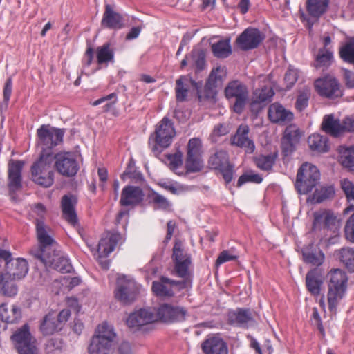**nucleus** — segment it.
Wrapping results in <instances>:
<instances>
[{
    "label": "nucleus",
    "instance_id": "1",
    "mask_svg": "<svg viewBox=\"0 0 354 354\" xmlns=\"http://www.w3.org/2000/svg\"><path fill=\"white\" fill-rule=\"evenodd\" d=\"M64 133V129L42 124L37 130V145L41 149L39 156L53 157V149L63 142Z\"/></svg>",
    "mask_w": 354,
    "mask_h": 354
},
{
    "label": "nucleus",
    "instance_id": "2",
    "mask_svg": "<svg viewBox=\"0 0 354 354\" xmlns=\"http://www.w3.org/2000/svg\"><path fill=\"white\" fill-rule=\"evenodd\" d=\"M328 292L327 300L328 309L335 313L339 301L343 298L347 286L348 277L341 269H335L329 273Z\"/></svg>",
    "mask_w": 354,
    "mask_h": 354
},
{
    "label": "nucleus",
    "instance_id": "3",
    "mask_svg": "<svg viewBox=\"0 0 354 354\" xmlns=\"http://www.w3.org/2000/svg\"><path fill=\"white\" fill-rule=\"evenodd\" d=\"M320 171L318 168L308 162H304L299 168L295 187L299 194H308L319 183Z\"/></svg>",
    "mask_w": 354,
    "mask_h": 354
},
{
    "label": "nucleus",
    "instance_id": "4",
    "mask_svg": "<svg viewBox=\"0 0 354 354\" xmlns=\"http://www.w3.org/2000/svg\"><path fill=\"white\" fill-rule=\"evenodd\" d=\"M176 134L172 120L167 117H164L156 125L154 133L149 138V145L151 140L154 142V145L151 147L152 151L158 155L161 152L159 147L166 149L169 147Z\"/></svg>",
    "mask_w": 354,
    "mask_h": 354
},
{
    "label": "nucleus",
    "instance_id": "5",
    "mask_svg": "<svg viewBox=\"0 0 354 354\" xmlns=\"http://www.w3.org/2000/svg\"><path fill=\"white\" fill-rule=\"evenodd\" d=\"M115 333L107 323L100 324L88 346L89 354H109Z\"/></svg>",
    "mask_w": 354,
    "mask_h": 354
},
{
    "label": "nucleus",
    "instance_id": "6",
    "mask_svg": "<svg viewBox=\"0 0 354 354\" xmlns=\"http://www.w3.org/2000/svg\"><path fill=\"white\" fill-rule=\"evenodd\" d=\"M224 94L233 111L238 114L242 113L249 98L247 86L237 80L230 81L225 88Z\"/></svg>",
    "mask_w": 354,
    "mask_h": 354
},
{
    "label": "nucleus",
    "instance_id": "7",
    "mask_svg": "<svg viewBox=\"0 0 354 354\" xmlns=\"http://www.w3.org/2000/svg\"><path fill=\"white\" fill-rule=\"evenodd\" d=\"M53 158L39 156L31 167L32 180L44 187H50L54 183V171L52 169Z\"/></svg>",
    "mask_w": 354,
    "mask_h": 354
},
{
    "label": "nucleus",
    "instance_id": "8",
    "mask_svg": "<svg viewBox=\"0 0 354 354\" xmlns=\"http://www.w3.org/2000/svg\"><path fill=\"white\" fill-rule=\"evenodd\" d=\"M71 316L69 309H63L59 313L50 311L40 322L39 331L44 336H50L62 330Z\"/></svg>",
    "mask_w": 354,
    "mask_h": 354
},
{
    "label": "nucleus",
    "instance_id": "9",
    "mask_svg": "<svg viewBox=\"0 0 354 354\" xmlns=\"http://www.w3.org/2000/svg\"><path fill=\"white\" fill-rule=\"evenodd\" d=\"M36 235L39 244V250L35 254L37 259H41L44 254H47L57 248V243L52 236L51 228L40 219H36Z\"/></svg>",
    "mask_w": 354,
    "mask_h": 354
},
{
    "label": "nucleus",
    "instance_id": "10",
    "mask_svg": "<svg viewBox=\"0 0 354 354\" xmlns=\"http://www.w3.org/2000/svg\"><path fill=\"white\" fill-rule=\"evenodd\" d=\"M11 339L15 342L19 354H38L36 339L31 335L28 324H26L19 328Z\"/></svg>",
    "mask_w": 354,
    "mask_h": 354
},
{
    "label": "nucleus",
    "instance_id": "11",
    "mask_svg": "<svg viewBox=\"0 0 354 354\" xmlns=\"http://www.w3.org/2000/svg\"><path fill=\"white\" fill-rule=\"evenodd\" d=\"M211 169L218 171L225 182L229 183L233 178L234 165L230 163L228 153L225 150H218L213 153L208 160Z\"/></svg>",
    "mask_w": 354,
    "mask_h": 354
},
{
    "label": "nucleus",
    "instance_id": "12",
    "mask_svg": "<svg viewBox=\"0 0 354 354\" xmlns=\"http://www.w3.org/2000/svg\"><path fill=\"white\" fill-rule=\"evenodd\" d=\"M57 171L66 177L74 176L79 170L75 155L70 152H59L53 156Z\"/></svg>",
    "mask_w": 354,
    "mask_h": 354
},
{
    "label": "nucleus",
    "instance_id": "13",
    "mask_svg": "<svg viewBox=\"0 0 354 354\" xmlns=\"http://www.w3.org/2000/svg\"><path fill=\"white\" fill-rule=\"evenodd\" d=\"M138 292L139 288L135 281L126 278L119 279L115 297L122 304L129 305L136 299Z\"/></svg>",
    "mask_w": 354,
    "mask_h": 354
},
{
    "label": "nucleus",
    "instance_id": "14",
    "mask_svg": "<svg viewBox=\"0 0 354 354\" xmlns=\"http://www.w3.org/2000/svg\"><path fill=\"white\" fill-rule=\"evenodd\" d=\"M154 321L155 315L153 312L149 309L140 308L130 313L126 324L133 332L145 331Z\"/></svg>",
    "mask_w": 354,
    "mask_h": 354
},
{
    "label": "nucleus",
    "instance_id": "15",
    "mask_svg": "<svg viewBox=\"0 0 354 354\" xmlns=\"http://www.w3.org/2000/svg\"><path fill=\"white\" fill-rule=\"evenodd\" d=\"M264 39V34L259 29L249 27L236 38V43L241 50L246 51L257 48Z\"/></svg>",
    "mask_w": 354,
    "mask_h": 354
},
{
    "label": "nucleus",
    "instance_id": "16",
    "mask_svg": "<svg viewBox=\"0 0 354 354\" xmlns=\"http://www.w3.org/2000/svg\"><path fill=\"white\" fill-rule=\"evenodd\" d=\"M315 88L321 96L327 98L333 99L342 95L337 80L333 77L317 79L315 82Z\"/></svg>",
    "mask_w": 354,
    "mask_h": 354
},
{
    "label": "nucleus",
    "instance_id": "17",
    "mask_svg": "<svg viewBox=\"0 0 354 354\" xmlns=\"http://www.w3.org/2000/svg\"><path fill=\"white\" fill-rule=\"evenodd\" d=\"M156 315L161 322L170 324L184 321L187 310L183 307L163 304L157 308Z\"/></svg>",
    "mask_w": 354,
    "mask_h": 354
},
{
    "label": "nucleus",
    "instance_id": "18",
    "mask_svg": "<svg viewBox=\"0 0 354 354\" xmlns=\"http://www.w3.org/2000/svg\"><path fill=\"white\" fill-rule=\"evenodd\" d=\"M227 322L228 324L246 328L249 325L254 322L253 311L247 308H237L230 310L227 315Z\"/></svg>",
    "mask_w": 354,
    "mask_h": 354
},
{
    "label": "nucleus",
    "instance_id": "19",
    "mask_svg": "<svg viewBox=\"0 0 354 354\" xmlns=\"http://www.w3.org/2000/svg\"><path fill=\"white\" fill-rule=\"evenodd\" d=\"M56 249L57 248L47 254H44V257L39 259V260H41L46 267H49L62 273L70 272L72 269V266L69 260L62 255L59 252H57Z\"/></svg>",
    "mask_w": 354,
    "mask_h": 354
},
{
    "label": "nucleus",
    "instance_id": "20",
    "mask_svg": "<svg viewBox=\"0 0 354 354\" xmlns=\"http://www.w3.org/2000/svg\"><path fill=\"white\" fill-rule=\"evenodd\" d=\"M189 85L196 91L199 101H202V82H196L187 76H181L176 82V97L178 102L186 100Z\"/></svg>",
    "mask_w": 354,
    "mask_h": 354
},
{
    "label": "nucleus",
    "instance_id": "21",
    "mask_svg": "<svg viewBox=\"0 0 354 354\" xmlns=\"http://www.w3.org/2000/svg\"><path fill=\"white\" fill-rule=\"evenodd\" d=\"M24 164L23 161L14 160H10L8 162V187L10 192L14 193L22 187L21 171Z\"/></svg>",
    "mask_w": 354,
    "mask_h": 354
},
{
    "label": "nucleus",
    "instance_id": "22",
    "mask_svg": "<svg viewBox=\"0 0 354 354\" xmlns=\"http://www.w3.org/2000/svg\"><path fill=\"white\" fill-rule=\"evenodd\" d=\"M2 272L14 278V279L21 280L26 277L28 272V263L23 258H12L5 263L4 269Z\"/></svg>",
    "mask_w": 354,
    "mask_h": 354
},
{
    "label": "nucleus",
    "instance_id": "23",
    "mask_svg": "<svg viewBox=\"0 0 354 354\" xmlns=\"http://www.w3.org/2000/svg\"><path fill=\"white\" fill-rule=\"evenodd\" d=\"M268 115L272 123L279 124H286L294 119L293 113L278 102L269 106Z\"/></svg>",
    "mask_w": 354,
    "mask_h": 354
},
{
    "label": "nucleus",
    "instance_id": "24",
    "mask_svg": "<svg viewBox=\"0 0 354 354\" xmlns=\"http://www.w3.org/2000/svg\"><path fill=\"white\" fill-rule=\"evenodd\" d=\"M143 197L144 192L140 187L127 185L122 190L120 204L124 207H134L142 201Z\"/></svg>",
    "mask_w": 354,
    "mask_h": 354
},
{
    "label": "nucleus",
    "instance_id": "25",
    "mask_svg": "<svg viewBox=\"0 0 354 354\" xmlns=\"http://www.w3.org/2000/svg\"><path fill=\"white\" fill-rule=\"evenodd\" d=\"M249 127L241 124L236 133L231 138V144L241 148H244L246 152L252 153L255 149L254 142L248 138Z\"/></svg>",
    "mask_w": 354,
    "mask_h": 354
},
{
    "label": "nucleus",
    "instance_id": "26",
    "mask_svg": "<svg viewBox=\"0 0 354 354\" xmlns=\"http://www.w3.org/2000/svg\"><path fill=\"white\" fill-rule=\"evenodd\" d=\"M101 25L110 29H121L124 27V18L120 13L115 12L111 5L106 4Z\"/></svg>",
    "mask_w": 354,
    "mask_h": 354
},
{
    "label": "nucleus",
    "instance_id": "27",
    "mask_svg": "<svg viewBox=\"0 0 354 354\" xmlns=\"http://www.w3.org/2000/svg\"><path fill=\"white\" fill-rule=\"evenodd\" d=\"M205 354H228L226 342L218 336H213L205 339L202 345Z\"/></svg>",
    "mask_w": 354,
    "mask_h": 354
},
{
    "label": "nucleus",
    "instance_id": "28",
    "mask_svg": "<svg viewBox=\"0 0 354 354\" xmlns=\"http://www.w3.org/2000/svg\"><path fill=\"white\" fill-rule=\"evenodd\" d=\"M21 318V310L16 306L12 305L8 307L7 303H2L0 305V327L2 323L15 324Z\"/></svg>",
    "mask_w": 354,
    "mask_h": 354
},
{
    "label": "nucleus",
    "instance_id": "29",
    "mask_svg": "<svg viewBox=\"0 0 354 354\" xmlns=\"http://www.w3.org/2000/svg\"><path fill=\"white\" fill-rule=\"evenodd\" d=\"M323 283L324 278L319 269L314 268L307 272L306 275V286L311 295L315 296L319 295Z\"/></svg>",
    "mask_w": 354,
    "mask_h": 354
},
{
    "label": "nucleus",
    "instance_id": "30",
    "mask_svg": "<svg viewBox=\"0 0 354 354\" xmlns=\"http://www.w3.org/2000/svg\"><path fill=\"white\" fill-rule=\"evenodd\" d=\"M121 239V234L118 232L108 233L106 236L102 237L98 243L97 251L100 256H108L115 250Z\"/></svg>",
    "mask_w": 354,
    "mask_h": 354
},
{
    "label": "nucleus",
    "instance_id": "31",
    "mask_svg": "<svg viewBox=\"0 0 354 354\" xmlns=\"http://www.w3.org/2000/svg\"><path fill=\"white\" fill-rule=\"evenodd\" d=\"M77 199L72 195H64L62 198V209L64 218L72 225L77 223L75 206Z\"/></svg>",
    "mask_w": 354,
    "mask_h": 354
},
{
    "label": "nucleus",
    "instance_id": "32",
    "mask_svg": "<svg viewBox=\"0 0 354 354\" xmlns=\"http://www.w3.org/2000/svg\"><path fill=\"white\" fill-rule=\"evenodd\" d=\"M16 281L17 279L0 271V295L7 297L16 296L18 292Z\"/></svg>",
    "mask_w": 354,
    "mask_h": 354
},
{
    "label": "nucleus",
    "instance_id": "33",
    "mask_svg": "<svg viewBox=\"0 0 354 354\" xmlns=\"http://www.w3.org/2000/svg\"><path fill=\"white\" fill-rule=\"evenodd\" d=\"M334 256L343 264L350 273H354V249L343 247L334 252Z\"/></svg>",
    "mask_w": 354,
    "mask_h": 354
},
{
    "label": "nucleus",
    "instance_id": "34",
    "mask_svg": "<svg viewBox=\"0 0 354 354\" xmlns=\"http://www.w3.org/2000/svg\"><path fill=\"white\" fill-rule=\"evenodd\" d=\"M329 0H307L306 10L308 15L318 19L328 8Z\"/></svg>",
    "mask_w": 354,
    "mask_h": 354
},
{
    "label": "nucleus",
    "instance_id": "35",
    "mask_svg": "<svg viewBox=\"0 0 354 354\" xmlns=\"http://www.w3.org/2000/svg\"><path fill=\"white\" fill-rule=\"evenodd\" d=\"M335 194V187L332 185L320 186L315 189L310 196L309 200L313 203H321L333 198Z\"/></svg>",
    "mask_w": 354,
    "mask_h": 354
},
{
    "label": "nucleus",
    "instance_id": "36",
    "mask_svg": "<svg viewBox=\"0 0 354 354\" xmlns=\"http://www.w3.org/2000/svg\"><path fill=\"white\" fill-rule=\"evenodd\" d=\"M169 278L162 276L159 281L152 283V291L158 297H171L174 292L167 281Z\"/></svg>",
    "mask_w": 354,
    "mask_h": 354
},
{
    "label": "nucleus",
    "instance_id": "37",
    "mask_svg": "<svg viewBox=\"0 0 354 354\" xmlns=\"http://www.w3.org/2000/svg\"><path fill=\"white\" fill-rule=\"evenodd\" d=\"M322 129L334 137H337L342 132V125L339 120L334 118L333 115H327L324 118Z\"/></svg>",
    "mask_w": 354,
    "mask_h": 354
},
{
    "label": "nucleus",
    "instance_id": "38",
    "mask_svg": "<svg viewBox=\"0 0 354 354\" xmlns=\"http://www.w3.org/2000/svg\"><path fill=\"white\" fill-rule=\"evenodd\" d=\"M308 144L312 151L325 153L329 150L328 138L319 133H314L308 138Z\"/></svg>",
    "mask_w": 354,
    "mask_h": 354
},
{
    "label": "nucleus",
    "instance_id": "39",
    "mask_svg": "<svg viewBox=\"0 0 354 354\" xmlns=\"http://www.w3.org/2000/svg\"><path fill=\"white\" fill-rule=\"evenodd\" d=\"M212 51L214 57L218 59L228 57L232 54L230 39H221L212 44Z\"/></svg>",
    "mask_w": 354,
    "mask_h": 354
},
{
    "label": "nucleus",
    "instance_id": "40",
    "mask_svg": "<svg viewBox=\"0 0 354 354\" xmlns=\"http://www.w3.org/2000/svg\"><path fill=\"white\" fill-rule=\"evenodd\" d=\"M274 93L270 86H263L261 88H257L253 92L251 105L270 102Z\"/></svg>",
    "mask_w": 354,
    "mask_h": 354
},
{
    "label": "nucleus",
    "instance_id": "41",
    "mask_svg": "<svg viewBox=\"0 0 354 354\" xmlns=\"http://www.w3.org/2000/svg\"><path fill=\"white\" fill-rule=\"evenodd\" d=\"M338 153L339 162L344 167L351 168L354 167V145L339 147Z\"/></svg>",
    "mask_w": 354,
    "mask_h": 354
},
{
    "label": "nucleus",
    "instance_id": "42",
    "mask_svg": "<svg viewBox=\"0 0 354 354\" xmlns=\"http://www.w3.org/2000/svg\"><path fill=\"white\" fill-rule=\"evenodd\" d=\"M333 54L329 48H322L318 50L317 55L314 62L316 68L328 67L332 64Z\"/></svg>",
    "mask_w": 354,
    "mask_h": 354
},
{
    "label": "nucleus",
    "instance_id": "43",
    "mask_svg": "<svg viewBox=\"0 0 354 354\" xmlns=\"http://www.w3.org/2000/svg\"><path fill=\"white\" fill-rule=\"evenodd\" d=\"M302 255L306 263L315 266H321L325 259L324 254L321 250L313 252L310 248L304 249L302 251Z\"/></svg>",
    "mask_w": 354,
    "mask_h": 354
},
{
    "label": "nucleus",
    "instance_id": "44",
    "mask_svg": "<svg viewBox=\"0 0 354 354\" xmlns=\"http://www.w3.org/2000/svg\"><path fill=\"white\" fill-rule=\"evenodd\" d=\"M276 153L268 155H259L254 158V162L258 168L263 171H270L276 161Z\"/></svg>",
    "mask_w": 354,
    "mask_h": 354
},
{
    "label": "nucleus",
    "instance_id": "45",
    "mask_svg": "<svg viewBox=\"0 0 354 354\" xmlns=\"http://www.w3.org/2000/svg\"><path fill=\"white\" fill-rule=\"evenodd\" d=\"M352 211L354 212V205H351L346 207L344 210V214H347ZM344 232L346 240L350 243H354V212L348 217L346 221Z\"/></svg>",
    "mask_w": 354,
    "mask_h": 354
},
{
    "label": "nucleus",
    "instance_id": "46",
    "mask_svg": "<svg viewBox=\"0 0 354 354\" xmlns=\"http://www.w3.org/2000/svg\"><path fill=\"white\" fill-rule=\"evenodd\" d=\"M97 62L99 64H102L111 62L114 57L113 51L110 48V44L106 43L102 46H99L96 50Z\"/></svg>",
    "mask_w": 354,
    "mask_h": 354
},
{
    "label": "nucleus",
    "instance_id": "47",
    "mask_svg": "<svg viewBox=\"0 0 354 354\" xmlns=\"http://www.w3.org/2000/svg\"><path fill=\"white\" fill-rule=\"evenodd\" d=\"M203 168L202 156H188L185 159V169L187 173H196Z\"/></svg>",
    "mask_w": 354,
    "mask_h": 354
},
{
    "label": "nucleus",
    "instance_id": "48",
    "mask_svg": "<svg viewBox=\"0 0 354 354\" xmlns=\"http://www.w3.org/2000/svg\"><path fill=\"white\" fill-rule=\"evenodd\" d=\"M327 209H320L313 213V222L312 226V232H316L322 230H326L325 224L326 220L324 218L326 217Z\"/></svg>",
    "mask_w": 354,
    "mask_h": 354
},
{
    "label": "nucleus",
    "instance_id": "49",
    "mask_svg": "<svg viewBox=\"0 0 354 354\" xmlns=\"http://www.w3.org/2000/svg\"><path fill=\"white\" fill-rule=\"evenodd\" d=\"M339 54L344 62L354 66V42L346 43L340 48Z\"/></svg>",
    "mask_w": 354,
    "mask_h": 354
},
{
    "label": "nucleus",
    "instance_id": "50",
    "mask_svg": "<svg viewBox=\"0 0 354 354\" xmlns=\"http://www.w3.org/2000/svg\"><path fill=\"white\" fill-rule=\"evenodd\" d=\"M171 259L173 262H176L184 261L187 259H192V257L191 254L183 248L182 243L180 241H176L172 249Z\"/></svg>",
    "mask_w": 354,
    "mask_h": 354
},
{
    "label": "nucleus",
    "instance_id": "51",
    "mask_svg": "<svg viewBox=\"0 0 354 354\" xmlns=\"http://www.w3.org/2000/svg\"><path fill=\"white\" fill-rule=\"evenodd\" d=\"M106 101H110V102H107L103 106V111L104 112H111V111H115L114 106L118 101L117 94L115 92L94 101L92 103V105L94 106H97L104 102H106Z\"/></svg>",
    "mask_w": 354,
    "mask_h": 354
},
{
    "label": "nucleus",
    "instance_id": "52",
    "mask_svg": "<svg viewBox=\"0 0 354 354\" xmlns=\"http://www.w3.org/2000/svg\"><path fill=\"white\" fill-rule=\"evenodd\" d=\"M174 270L176 276L183 279L189 277V267L192 264V259H185L184 261L174 262Z\"/></svg>",
    "mask_w": 354,
    "mask_h": 354
},
{
    "label": "nucleus",
    "instance_id": "53",
    "mask_svg": "<svg viewBox=\"0 0 354 354\" xmlns=\"http://www.w3.org/2000/svg\"><path fill=\"white\" fill-rule=\"evenodd\" d=\"M183 153L180 151H177L174 154L166 155L169 169L178 175L183 174L178 171V168L183 165Z\"/></svg>",
    "mask_w": 354,
    "mask_h": 354
},
{
    "label": "nucleus",
    "instance_id": "54",
    "mask_svg": "<svg viewBox=\"0 0 354 354\" xmlns=\"http://www.w3.org/2000/svg\"><path fill=\"white\" fill-rule=\"evenodd\" d=\"M325 229L326 231H330L333 233L337 232L340 227V222L337 216L330 209H328L326 212Z\"/></svg>",
    "mask_w": 354,
    "mask_h": 354
},
{
    "label": "nucleus",
    "instance_id": "55",
    "mask_svg": "<svg viewBox=\"0 0 354 354\" xmlns=\"http://www.w3.org/2000/svg\"><path fill=\"white\" fill-rule=\"evenodd\" d=\"M301 136L302 132L301 130L296 125L290 124L286 128L282 138L297 144Z\"/></svg>",
    "mask_w": 354,
    "mask_h": 354
},
{
    "label": "nucleus",
    "instance_id": "56",
    "mask_svg": "<svg viewBox=\"0 0 354 354\" xmlns=\"http://www.w3.org/2000/svg\"><path fill=\"white\" fill-rule=\"evenodd\" d=\"M191 56L194 62V66L197 71H201L206 67V55L203 50H193Z\"/></svg>",
    "mask_w": 354,
    "mask_h": 354
},
{
    "label": "nucleus",
    "instance_id": "57",
    "mask_svg": "<svg viewBox=\"0 0 354 354\" xmlns=\"http://www.w3.org/2000/svg\"><path fill=\"white\" fill-rule=\"evenodd\" d=\"M202 144L199 138H194L189 140L187 146V156H199L202 153Z\"/></svg>",
    "mask_w": 354,
    "mask_h": 354
},
{
    "label": "nucleus",
    "instance_id": "58",
    "mask_svg": "<svg viewBox=\"0 0 354 354\" xmlns=\"http://www.w3.org/2000/svg\"><path fill=\"white\" fill-rule=\"evenodd\" d=\"M225 77V71L220 66L213 68L211 71L207 81L215 83L216 85L221 84L223 78Z\"/></svg>",
    "mask_w": 354,
    "mask_h": 354
},
{
    "label": "nucleus",
    "instance_id": "59",
    "mask_svg": "<svg viewBox=\"0 0 354 354\" xmlns=\"http://www.w3.org/2000/svg\"><path fill=\"white\" fill-rule=\"evenodd\" d=\"M152 203L157 205V207L162 209H167L171 204L169 201L161 194L153 192L150 196Z\"/></svg>",
    "mask_w": 354,
    "mask_h": 354
},
{
    "label": "nucleus",
    "instance_id": "60",
    "mask_svg": "<svg viewBox=\"0 0 354 354\" xmlns=\"http://www.w3.org/2000/svg\"><path fill=\"white\" fill-rule=\"evenodd\" d=\"M341 187L348 201H354V183L347 178L341 180Z\"/></svg>",
    "mask_w": 354,
    "mask_h": 354
},
{
    "label": "nucleus",
    "instance_id": "61",
    "mask_svg": "<svg viewBox=\"0 0 354 354\" xmlns=\"http://www.w3.org/2000/svg\"><path fill=\"white\" fill-rule=\"evenodd\" d=\"M218 86L216 85L215 83L207 81L205 86L203 95L201 94L202 101L205 100L214 99L216 95V88Z\"/></svg>",
    "mask_w": 354,
    "mask_h": 354
},
{
    "label": "nucleus",
    "instance_id": "62",
    "mask_svg": "<svg viewBox=\"0 0 354 354\" xmlns=\"http://www.w3.org/2000/svg\"><path fill=\"white\" fill-rule=\"evenodd\" d=\"M263 180V178L257 174H244L241 175L238 181H237V187H241L243 185L245 184L248 182L255 183H260Z\"/></svg>",
    "mask_w": 354,
    "mask_h": 354
},
{
    "label": "nucleus",
    "instance_id": "63",
    "mask_svg": "<svg viewBox=\"0 0 354 354\" xmlns=\"http://www.w3.org/2000/svg\"><path fill=\"white\" fill-rule=\"evenodd\" d=\"M309 97L310 93L308 91L299 93L295 102V107L299 111H302L307 107Z\"/></svg>",
    "mask_w": 354,
    "mask_h": 354
},
{
    "label": "nucleus",
    "instance_id": "64",
    "mask_svg": "<svg viewBox=\"0 0 354 354\" xmlns=\"http://www.w3.org/2000/svg\"><path fill=\"white\" fill-rule=\"evenodd\" d=\"M297 71L296 70L289 68L285 73L284 76V81L286 83V88H291L297 82Z\"/></svg>",
    "mask_w": 354,
    "mask_h": 354
}]
</instances>
